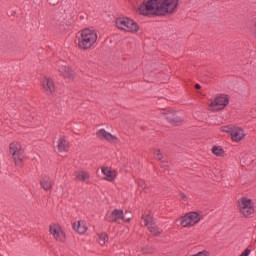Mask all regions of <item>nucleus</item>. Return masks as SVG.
I'll return each instance as SVG.
<instances>
[{
    "label": "nucleus",
    "mask_w": 256,
    "mask_h": 256,
    "mask_svg": "<svg viewBox=\"0 0 256 256\" xmlns=\"http://www.w3.org/2000/svg\"><path fill=\"white\" fill-rule=\"evenodd\" d=\"M97 137L99 139H105L106 141H109L110 143H120V140L117 138V136H114L113 134L107 132L105 129H100L96 133Z\"/></svg>",
    "instance_id": "2eb2a0df"
},
{
    "label": "nucleus",
    "mask_w": 256,
    "mask_h": 256,
    "mask_svg": "<svg viewBox=\"0 0 256 256\" xmlns=\"http://www.w3.org/2000/svg\"><path fill=\"white\" fill-rule=\"evenodd\" d=\"M98 237H99V244L101 246L105 245V243L109 241V236L106 233H101L98 235Z\"/></svg>",
    "instance_id": "5701e85b"
},
{
    "label": "nucleus",
    "mask_w": 256,
    "mask_h": 256,
    "mask_svg": "<svg viewBox=\"0 0 256 256\" xmlns=\"http://www.w3.org/2000/svg\"><path fill=\"white\" fill-rule=\"evenodd\" d=\"M49 233L58 243H65V240L67 239L65 231L59 224H51L49 226Z\"/></svg>",
    "instance_id": "9b49d317"
},
{
    "label": "nucleus",
    "mask_w": 256,
    "mask_h": 256,
    "mask_svg": "<svg viewBox=\"0 0 256 256\" xmlns=\"http://www.w3.org/2000/svg\"><path fill=\"white\" fill-rule=\"evenodd\" d=\"M162 169H164V173H167V171H169L170 166L168 162H162Z\"/></svg>",
    "instance_id": "b1692460"
},
{
    "label": "nucleus",
    "mask_w": 256,
    "mask_h": 256,
    "mask_svg": "<svg viewBox=\"0 0 256 256\" xmlns=\"http://www.w3.org/2000/svg\"><path fill=\"white\" fill-rule=\"evenodd\" d=\"M220 131L227 133L233 143H241V141H244L245 137H247L245 129L235 125L222 126Z\"/></svg>",
    "instance_id": "7ed1b4c3"
},
{
    "label": "nucleus",
    "mask_w": 256,
    "mask_h": 256,
    "mask_svg": "<svg viewBox=\"0 0 256 256\" xmlns=\"http://www.w3.org/2000/svg\"><path fill=\"white\" fill-rule=\"evenodd\" d=\"M119 219H122V221H125L126 223H129V221H131V218H127V216L123 215L122 210H114L108 217V221L112 223H117Z\"/></svg>",
    "instance_id": "4468645a"
},
{
    "label": "nucleus",
    "mask_w": 256,
    "mask_h": 256,
    "mask_svg": "<svg viewBox=\"0 0 256 256\" xmlns=\"http://www.w3.org/2000/svg\"><path fill=\"white\" fill-rule=\"evenodd\" d=\"M237 210L241 217L249 219L255 213V203L251 198L243 196L237 200Z\"/></svg>",
    "instance_id": "f03ea898"
},
{
    "label": "nucleus",
    "mask_w": 256,
    "mask_h": 256,
    "mask_svg": "<svg viewBox=\"0 0 256 256\" xmlns=\"http://www.w3.org/2000/svg\"><path fill=\"white\" fill-rule=\"evenodd\" d=\"M140 15H161V0H147L138 7Z\"/></svg>",
    "instance_id": "20e7f679"
},
{
    "label": "nucleus",
    "mask_w": 256,
    "mask_h": 256,
    "mask_svg": "<svg viewBox=\"0 0 256 256\" xmlns=\"http://www.w3.org/2000/svg\"><path fill=\"white\" fill-rule=\"evenodd\" d=\"M60 75L68 81L71 79H75V71L71 69V67L67 66L66 64H61L58 68Z\"/></svg>",
    "instance_id": "ddd939ff"
},
{
    "label": "nucleus",
    "mask_w": 256,
    "mask_h": 256,
    "mask_svg": "<svg viewBox=\"0 0 256 256\" xmlns=\"http://www.w3.org/2000/svg\"><path fill=\"white\" fill-rule=\"evenodd\" d=\"M9 153L18 167H21L23 159H25L23 147L19 142H12L9 146Z\"/></svg>",
    "instance_id": "6e6552de"
},
{
    "label": "nucleus",
    "mask_w": 256,
    "mask_h": 256,
    "mask_svg": "<svg viewBox=\"0 0 256 256\" xmlns=\"http://www.w3.org/2000/svg\"><path fill=\"white\" fill-rule=\"evenodd\" d=\"M97 32L89 28L83 29L78 35V47L80 49H91L97 43Z\"/></svg>",
    "instance_id": "f257e3e1"
},
{
    "label": "nucleus",
    "mask_w": 256,
    "mask_h": 256,
    "mask_svg": "<svg viewBox=\"0 0 256 256\" xmlns=\"http://www.w3.org/2000/svg\"><path fill=\"white\" fill-rule=\"evenodd\" d=\"M116 27L126 33H139V24L129 17H119L116 19Z\"/></svg>",
    "instance_id": "423d86ee"
},
{
    "label": "nucleus",
    "mask_w": 256,
    "mask_h": 256,
    "mask_svg": "<svg viewBox=\"0 0 256 256\" xmlns=\"http://www.w3.org/2000/svg\"><path fill=\"white\" fill-rule=\"evenodd\" d=\"M195 89H201V85L195 84Z\"/></svg>",
    "instance_id": "bb28decb"
},
{
    "label": "nucleus",
    "mask_w": 256,
    "mask_h": 256,
    "mask_svg": "<svg viewBox=\"0 0 256 256\" xmlns=\"http://www.w3.org/2000/svg\"><path fill=\"white\" fill-rule=\"evenodd\" d=\"M180 199L181 201L187 202L189 198L187 197V194L180 193Z\"/></svg>",
    "instance_id": "393cba45"
},
{
    "label": "nucleus",
    "mask_w": 256,
    "mask_h": 256,
    "mask_svg": "<svg viewBox=\"0 0 256 256\" xmlns=\"http://www.w3.org/2000/svg\"><path fill=\"white\" fill-rule=\"evenodd\" d=\"M229 95L227 94H220L215 98L210 100L208 104V111L211 113H219V111H223L227 105H229Z\"/></svg>",
    "instance_id": "0eeeda50"
},
{
    "label": "nucleus",
    "mask_w": 256,
    "mask_h": 256,
    "mask_svg": "<svg viewBox=\"0 0 256 256\" xmlns=\"http://www.w3.org/2000/svg\"><path fill=\"white\" fill-rule=\"evenodd\" d=\"M101 171L104 175L105 181H110L111 183H113V181L117 179V170L109 167H102Z\"/></svg>",
    "instance_id": "dca6fc26"
},
{
    "label": "nucleus",
    "mask_w": 256,
    "mask_h": 256,
    "mask_svg": "<svg viewBox=\"0 0 256 256\" xmlns=\"http://www.w3.org/2000/svg\"><path fill=\"white\" fill-rule=\"evenodd\" d=\"M212 153L215 157H225L226 155L225 150L221 146H213Z\"/></svg>",
    "instance_id": "412c9836"
},
{
    "label": "nucleus",
    "mask_w": 256,
    "mask_h": 256,
    "mask_svg": "<svg viewBox=\"0 0 256 256\" xmlns=\"http://www.w3.org/2000/svg\"><path fill=\"white\" fill-rule=\"evenodd\" d=\"M202 217L199 212H189L179 217L177 223H179L182 229H191V227H195L201 221Z\"/></svg>",
    "instance_id": "39448f33"
},
{
    "label": "nucleus",
    "mask_w": 256,
    "mask_h": 256,
    "mask_svg": "<svg viewBox=\"0 0 256 256\" xmlns=\"http://www.w3.org/2000/svg\"><path fill=\"white\" fill-rule=\"evenodd\" d=\"M138 185H139V187H142V189H145V182L143 180L138 182Z\"/></svg>",
    "instance_id": "a878e982"
},
{
    "label": "nucleus",
    "mask_w": 256,
    "mask_h": 256,
    "mask_svg": "<svg viewBox=\"0 0 256 256\" xmlns=\"http://www.w3.org/2000/svg\"><path fill=\"white\" fill-rule=\"evenodd\" d=\"M67 149H69V142H67V140H65V138H59V140H58V151L63 153L65 151H67Z\"/></svg>",
    "instance_id": "aec40b11"
},
{
    "label": "nucleus",
    "mask_w": 256,
    "mask_h": 256,
    "mask_svg": "<svg viewBox=\"0 0 256 256\" xmlns=\"http://www.w3.org/2000/svg\"><path fill=\"white\" fill-rule=\"evenodd\" d=\"M163 119H166L168 123L172 124L174 127L181 126L185 122V119L177 114V111L171 108L162 109L161 113Z\"/></svg>",
    "instance_id": "1a4fd4ad"
},
{
    "label": "nucleus",
    "mask_w": 256,
    "mask_h": 256,
    "mask_svg": "<svg viewBox=\"0 0 256 256\" xmlns=\"http://www.w3.org/2000/svg\"><path fill=\"white\" fill-rule=\"evenodd\" d=\"M42 89L46 95H51L53 91H55V84L53 83V79L44 78L42 80Z\"/></svg>",
    "instance_id": "f3484780"
},
{
    "label": "nucleus",
    "mask_w": 256,
    "mask_h": 256,
    "mask_svg": "<svg viewBox=\"0 0 256 256\" xmlns=\"http://www.w3.org/2000/svg\"><path fill=\"white\" fill-rule=\"evenodd\" d=\"M178 6L179 0H161V15H173Z\"/></svg>",
    "instance_id": "9d476101"
},
{
    "label": "nucleus",
    "mask_w": 256,
    "mask_h": 256,
    "mask_svg": "<svg viewBox=\"0 0 256 256\" xmlns=\"http://www.w3.org/2000/svg\"><path fill=\"white\" fill-rule=\"evenodd\" d=\"M142 223L146 227H148L150 233L152 235H158L159 234V229L157 228V225H155V219H153L152 216H149L148 214H143L142 215Z\"/></svg>",
    "instance_id": "f8f14e48"
},
{
    "label": "nucleus",
    "mask_w": 256,
    "mask_h": 256,
    "mask_svg": "<svg viewBox=\"0 0 256 256\" xmlns=\"http://www.w3.org/2000/svg\"><path fill=\"white\" fill-rule=\"evenodd\" d=\"M40 185L44 191H49V189L53 187V184H51V178H49V176H42Z\"/></svg>",
    "instance_id": "6ab92c4d"
},
{
    "label": "nucleus",
    "mask_w": 256,
    "mask_h": 256,
    "mask_svg": "<svg viewBox=\"0 0 256 256\" xmlns=\"http://www.w3.org/2000/svg\"><path fill=\"white\" fill-rule=\"evenodd\" d=\"M75 177L77 181H87L89 180V173L85 171H77L75 172Z\"/></svg>",
    "instance_id": "4be33fe9"
},
{
    "label": "nucleus",
    "mask_w": 256,
    "mask_h": 256,
    "mask_svg": "<svg viewBox=\"0 0 256 256\" xmlns=\"http://www.w3.org/2000/svg\"><path fill=\"white\" fill-rule=\"evenodd\" d=\"M74 231L83 235V233H87V222L85 221H78L73 224Z\"/></svg>",
    "instance_id": "a211bd4d"
}]
</instances>
